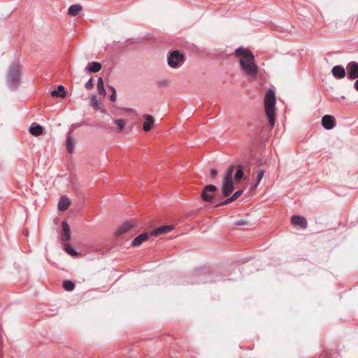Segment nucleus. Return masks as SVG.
<instances>
[{
	"instance_id": "24",
	"label": "nucleus",
	"mask_w": 358,
	"mask_h": 358,
	"mask_svg": "<svg viewBox=\"0 0 358 358\" xmlns=\"http://www.w3.org/2000/svg\"><path fill=\"white\" fill-rule=\"evenodd\" d=\"M237 168V171L234 175V180L236 182H240L244 177V173L242 166L238 165Z\"/></svg>"
},
{
	"instance_id": "38",
	"label": "nucleus",
	"mask_w": 358,
	"mask_h": 358,
	"mask_svg": "<svg viewBox=\"0 0 358 358\" xmlns=\"http://www.w3.org/2000/svg\"><path fill=\"white\" fill-rule=\"evenodd\" d=\"M23 233H24V234H25V236H27V231H24V232H23Z\"/></svg>"
},
{
	"instance_id": "17",
	"label": "nucleus",
	"mask_w": 358,
	"mask_h": 358,
	"mask_svg": "<svg viewBox=\"0 0 358 358\" xmlns=\"http://www.w3.org/2000/svg\"><path fill=\"white\" fill-rule=\"evenodd\" d=\"M66 95L65 88L63 85H59L57 87V90H52L51 92V96L53 97H61L64 98Z\"/></svg>"
},
{
	"instance_id": "36",
	"label": "nucleus",
	"mask_w": 358,
	"mask_h": 358,
	"mask_svg": "<svg viewBox=\"0 0 358 358\" xmlns=\"http://www.w3.org/2000/svg\"><path fill=\"white\" fill-rule=\"evenodd\" d=\"M79 127H80V124H73L71 125V128H73V129H75V128H77Z\"/></svg>"
},
{
	"instance_id": "3",
	"label": "nucleus",
	"mask_w": 358,
	"mask_h": 358,
	"mask_svg": "<svg viewBox=\"0 0 358 358\" xmlns=\"http://www.w3.org/2000/svg\"><path fill=\"white\" fill-rule=\"evenodd\" d=\"M235 166L231 165L227 171L226 176L222 185V192L224 196H229L234 189L233 182V173Z\"/></svg>"
},
{
	"instance_id": "28",
	"label": "nucleus",
	"mask_w": 358,
	"mask_h": 358,
	"mask_svg": "<svg viewBox=\"0 0 358 358\" xmlns=\"http://www.w3.org/2000/svg\"><path fill=\"white\" fill-rule=\"evenodd\" d=\"M235 201V200L234 199V198H233V197H232V196H230V197H229V198L226 199L224 201H222V202L219 203L218 204H217V205L215 206V207H216V208H219V207H220V206H222L229 204V203H231V202H233V201Z\"/></svg>"
},
{
	"instance_id": "40",
	"label": "nucleus",
	"mask_w": 358,
	"mask_h": 358,
	"mask_svg": "<svg viewBox=\"0 0 358 358\" xmlns=\"http://www.w3.org/2000/svg\"><path fill=\"white\" fill-rule=\"evenodd\" d=\"M324 358H329V357H324Z\"/></svg>"
},
{
	"instance_id": "9",
	"label": "nucleus",
	"mask_w": 358,
	"mask_h": 358,
	"mask_svg": "<svg viewBox=\"0 0 358 358\" xmlns=\"http://www.w3.org/2000/svg\"><path fill=\"white\" fill-rule=\"evenodd\" d=\"M322 124L326 129H331L336 125L335 118L329 115H325L322 119Z\"/></svg>"
},
{
	"instance_id": "15",
	"label": "nucleus",
	"mask_w": 358,
	"mask_h": 358,
	"mask_svg": "<svg viewBox=\"0 0 358 358\" xmlns=\"http://www.w3.org/2000/svg\"><path fill=\"white\" fill-rule=\"evenodd\" d=\"M71 204L70 199L66 196H62L59 201L57 208L59 211L66 210Z\"/></svg>"
},
{
	"instance_id": "2",
	"label": "nucleus",
	"mask_w": 358,
	"mask_h": 358,
	"mask_svg": "<svg viewBox=\"0 0 358 358\" xmlns=\"http://www.w3.org/2000/svg\"><path fill=\"white\" fill-rule=\"evenodd\" d=\"M276 99L275 92L272 89H269L264 97L265 112L268 117L269 124L273 127L275 124V106Z\"/></svg>"
},
{
	"instance_id": "10",
	"label": "nucleus",
	"mask_w": 358,
	"mask_h": 358,
	"mask_svg": "<svg viewBox=\"0 0 358 358\" xmlns=\"http://www.w3.org/2000/svg\"><path fill=\"white\" fill-rule=\"evenodd\" d=\"M291 222L293 225L300 226L302 229H306L308 227L306 219L301 215H293Z\"/></svg>"
},
{
	"instance_id": "18",
	"label": "nucleus",
	"mask_w": 358,
	"mask_h": 358,
	"mask_svg": "<svg viewBox=\"0 0 358 358\" xmlns=\"http://www.w3.org/2000/svg\"><path fill=\"white\" fill-rule=\"evenodd\" d=\"M86 69L91 73H96L101 69V64L98 62H91L86 66Z\"/></svg>"
},
{
	"instance_id": "30",
	"label": "nucleus",
	"mask_w": 358,
	"mask_h": 358,
	"mask_svg": "<svg viewBox=\"0 0 358 358\" xmlns=\"http://www.w3.org/2000/svg\"><path fill=\"white\" fill-rule=\"evenodd\" d=\"M242 194H243V190H238L232 195V197L234 198V200H236L238 198H239L241 196Z\"/></svg>"
},
{
	"instance_id": "33",
	"label": "nucleus",
	"mask_w": 358,
	"mask_h": 358,
	"mask_svg": "<svg viewBox=\"0 0 358 358\" xmlns=\"http://www.w3.org/2000/svg\"><path fill=\"white\" fill-rule=\"evenodd\" d=\"M117 98L116 91H114L113 93L110 96V100L111 101H115Z\"/></svg>"
},
{
	"instance_id": "22",
	"label": "nucleus",
	"mask_w": 358,
	"mask_h": 358,
	"mask_svg": "<svg viewBox=\"0 0 358 358\" xmlns=\"http://www.w3.org/2000/svg\"><path fill=\"white\" fill-rule=\"evenodd\" d=\"M97 90L100 95L104 96L106 94V91L105 90L103 84V80L101 77L99 78L97 80Z\"/></svg>"
},
{
	"instance_id": "21",
	"label": "nucleus",
	"mask_w": 358,
	"mask_h": 358,
	"mask_svg": "<svg viewBox=\"0 0 358 358\" xmlns=\"http://www.w3.org/2000/svg\"><path fill=\"white\" fill-rule=\"evenodd\" d=\"M66 149L69 153H72L73 151V139L72 136V131L69 132L67 134Z\"/></svg>"
},
{
	"instance_id": "32",
	"label": "nucleus",
	"mask_w": 358,
	"mask_h": 358,
	"mask_svg": "<svg viewBox=\"0 0 358 358\" xmlns=\"http://www.w3.org/2000/svg\"><path fill=\"white\" fill-rule=\"evenodd\" d=\"M210 174L211 178H215L217 175V171L215 169H212Z\"/></svg>"
},
{
	"instance_id": "12",
	"label": "nucleus",
	"mask_w": 358,
	"mask_h": 358,
	"mask_svg": "<svg viewBox=\"0 0 358 358\" xmlns=\"http://www.w3.org/2000/svg\"><path fill=\"white\" fill-rule=\"evenodd\" d=\"M62 225V233L61 234V239L63 241H68L71 238L70 227L66 221H63Z\"/></svg>"
},
{
	"instance_id": "34",
	"label": "nucleus",
	"mask_w": 358,
	"mask_h": 358,
	"mask_svg": "<svg viewBox=\"0 0 358 358\" xmlns=\"http://www.w3.org/2000/svg\"><path fill=\"white\" fill-rule=\"evenodd\" d=\"M168 81L166 80H160L159 82V85H161V86H166L168 85Z\"/></svg>"
},
{
	"instance_id": "20",
	"label": "nucleus",
	"mask_w": 358,
	"mask_h": 358,
	"mask_svg": "<svg viewBox=\"0 0 358 358\" xmlns=\"http://www.w3.org/2000/svg\"><path fill=\"white\" fill-rule=\"evenodd\" d=\"M82 6L80 4L71 5L68 9V14L71 16H76L82 10Z\"/></svg>"
},
{
	"instance_id": "19",
	"label": "nucleus",
	"mask_w": 358,
	"mask_h": 358,
	"mask_svg": "<svg viewBox=\"0 0 358 358\" xmlns=\"http://www.w3.org/2000/svg\"><path fill=\"white\" fill-rule=\"evenodd\" d=\"M29 132L35 136H38L43 133V127L38 124L32 123L30 128Z\"/></svg>"
},
{
	"instance_id": "29",
	"label": "nucleus",
	"mask_w": 358,
	"mask_h": 358,
	"mask_svg": "<svg viewBox=\"0 0 358 358\" xmlns=\"http://www.w3.org/2000/svg\"><path fill=\"white\" fill-rule=\"evenodd\" d=\"M85 88L87 90H90L93 88L94 87V85H93V82H92V78H90L87 82L85 83Z\"/></svg>"
},
{
	"instance_id": "16",
	"label": "nucleus",
	"mask_w": 358,
	"mask_h": 358,
	"mask_svg": "<svg viewBox=\"0 0 358 358\" xmlns=\"http://www.w3.org/2000/svg\"><path fill=\"white\" fill-rule=\"evenodd\" d=\"M148 238V233H143L136 236L131 242V245L134 247H138L141 245L143 242L146 241Z\"/></svg>"
},
{
	"instance_id": "4",
	"label": "nucleus",
	"mask_w": 358,
	"mask_h": 358,
	"mask_svg": "<svg viewBox=\"0 0 358 358\" xmlns=\"http://www.w3.org/2000/svg\"><path fill=\"white\" fill-rule=\"evenodd\" d=\"M20 68L18 64L10 65L8 73V81L13 87H16L20 82Z\"/></svg>"
},
{
	"instance_id": "1",
	"label": "nucleus",
	"mask_w": 358,
	"mask_h": 358,
	"mask_svg": "<svg viewBox=\"0 0 358 358\" xmlns=\"http://www.w3.org/2000/svg\"><path fill=\"white\" fill-rule=\"evenodd\" d=\"M235 55L241 57L239 64L242 72L246 76L255 78L257 75V66L255 63V57L252 52L243 47L235 50Z\"/></svg>"
},
{
	"instance_id": "39",
	"label": "nucleus",
	"mask_w": 358,
	"mask_h": 358,
	"mask_svg": "<svg viewBox=\"0 0 358 358\" xmlns=\"http://www.w3.org/2000/svg\"><path fill=\"white\" fill-rule=\"evenodd\" d=\"M23 233H24V234H25V236H27V231H24V232H23Z\"/></svg>"
},
{
	"instance_id": "5",
	"label": "nucleus",
	"mask_w": 358,
	"mask_h": 358,
	"mask_svg": "<svg viewBox=\"0 0 358 358\" xmlns=\"http://www.w3.org/2000/svg\"><path fill=\"white\" fill-rule=\"evenodd\" d=\"M185 56L178 50H173L170 52L167 58V62L170 67L173 69H178L182 64L184 63Z\"/></svg>"
},
{
	"instance_id": "35",
	"label": "nucleus",
	"mask_w": 358,
	"mask_h": 358,
	"mask_svg": "<svg viewBox=\"0 0 358 358\" xmlns=\"http://www.w3.org/2000/svg\"><path fill=\"white\" fill-rule=\"evenodd\" d=\"M354 87H355V90L357 91H358V78H357V80L355 81V83L354 84Z\"/></svg>"
},
{
	"instance_id": "37",
	"label": "nucleus",
	"mask_w": 358,
	"mask_h": 358,
	"mask_svg": "<svg viewBox=\"0 0 358 358\" xmlns=\"http://www.w3.org/2000/svg\"><path fill=\"white\" fill-rule=\"evenodd\" d=\"M109 88L111 90L112 93H113V92L115 91V89L113 86H110Z\"/></svg>"
},
{
	"instance_id": "26",
	"label": "nucleus",
	"mask_w": 358,
	"mask_h": 358,
	"mask_svg": "<svg viewBox=\"0 0 358 358\" xmlns=\"http://www.w3.org/2000/svg\"><path fill=\"white\" fill-rule=\"evenodd\" d=\"M65 250H66V252L68 254H69V255H70L71 256H72V257H76V256H77V255H78V252H77L74 249H73V248H72V247H71V245H66L65 246Z\"/></svg>"
},
{
	"instance_id": "13",
	"label": "nucleus",
	"mask_w": 358,
	"mask_h": 358,
	"mask_svg": "<svg viewBox=\"0 0 358 358\" xmlns=\"http://www.w3.org/2000/svg\"><path fill=\"white\" fill-rule=\"evenodd\" d=\"M331 72L333 76L337 79L343 78L346 75L345 69L340 65L334 66Z\"/></svg>"
},
{
	"instance_id": "31",
	"label": "nucleus",
	"mask_w": 358,
	"mask_h": 358,
	"mask_svg": "<svg viewBox=\"0 0 358 358\" xmlns=\"http://www.w3.org/2000/svg\"><path fill=\"white\" fill-rule=\"evenodd\" d=\"M264 171L263 170H261L258 172L257 173V182H259L260 180H262V178H263V176H264Z\"/></svg>"
},
{
	"instance_id": "27",
	"label": "nucleus",
	"mask_w": 358,
	"mask_h": 358,
	"mask_svg": "<svg viewBox=\"0 0 358 358\" xmlns=\"http://www.w3.org/2000/svg\"><path fill=\"white\" fill-rule=\"evenodd\" d=\"M115 124L117 125L120 131H122L125 126L126 122L122 119L115 120Z\"/></svg>"
},
{
	"instance_id": "11",
	"label": "nucleus",
	"mask_w": 358,
	"mask_h": 358,
	"mask_svg": "<svg viewBox=\"0 0 358 358\" xmlns=\"http://www.w3.org/2000/svg\"><path fill=\"white\" fill-rule=\"evenodd\" d=\"M173 229V225L162 226V227H159L152 230V232L150 233V235L151 236H158V235L165 234H167V233L170 232L171 231H172Z\"/></svg>"
},
{
	"instance_id": "14",
	"label": "nucleus",
	"mask_w": 358,
	"mask_h": 358,
	"mask_svg": "<svg viewBox=\"0 0 358 358\" xmlns=\"http://www.w3.org/2000/svg\"><path fill=\"white\" fill-rule=\"evenodd\" d=\"M145 121L143 124V129L145 131H149L151 130L153 124H154V118L152 116L150 115H145L143 116Z\"/></svg>"
},
{
	"instance_id": "6",
	"label": "nucleus",
	"mask_w": 358,
	"mask_h": 358,
	"mask_svg": "<svg viewBox=\"0 0 358 358\" xmlns=\"http://www.w3.org/2000/svg\"><path fill=\"white\" fill-rule=\"evenodd\" d=\"M217 187L213 185H208L204 187L201 196L205 202L213 203L215 201V192L217 191Z\"/></svg>"
},
{
	"instance_id": "7",
	"label": "nucleus",
	"mask_w": 358,
	"mask_h": 358,
	"mask_svg": "<svg viewBox=\"0 0 358 358\" xmlns=\"http://www.w3.org/2000/svg\"><path fill=\"white\" fill-rule=\"evenodd\" d=\"M347 76L350 80L358 78V63L350 62L347 66Z\"/></svg>"
},
{
	"instance_id": "25",
	"label": "nucleus",
	"mask_w": 358,
	"mask_h": 358,
	"mask_svg": "<svg viewBox=\"0 0 358 358\" xmlns=\"http://www.w3.org/2000/svg\"><path fill=\"white\" fill-rule=\"evenodd\" d=\"M63 288L66 291H73L75 289V284L71 280H65L63 282Z\"/></svg>"
},
{
	"instance_id": "23",
	"label": "nucleus",
	"mask_w": 358,
	"mask_h": 358,
	"mask_svg": "<svg viewBox=\"0 0 358 358\" xmlns=\"http://www.w3.org/2000/svg\"><path fill=\"white\" fill-rule=\"evenodd\" d=\"M100 99L96 95H92L90 99V105L94 109L99 110L100 108Z\"/></svg>"
},
{
	"instance_id": "8",
	"label": "nucleus",
	"mask_w": 358,
	"mask_h": 358,
	"mask_svg": "<svg viewBox=\"0 0 358 358\" xmlns=\"http://www.w3.org/2000/svg\"><path fill=\"white\" fill-rule=\"evenodd\" d=\"M135 224L131 221L124 222L115 231V234L117 236H121L124 233L131 230L133 227H134Z\"/></svg>"
}]
</instances>
